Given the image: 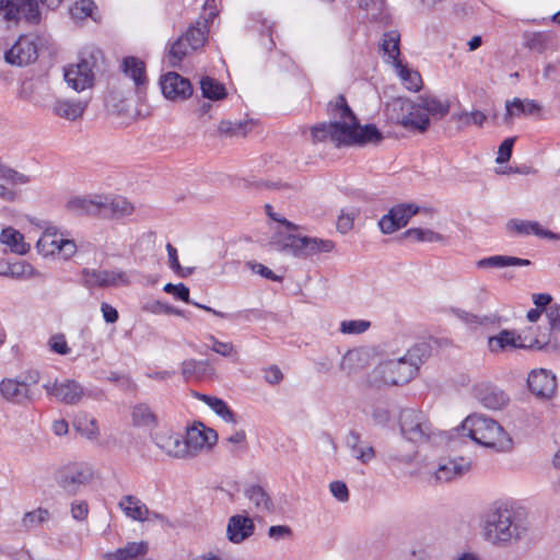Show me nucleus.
Wrapping results in <instances>:
<instances>
[{
  "label": "nucleus",
  "instance_id": "f257e3e1",
  "mask_svg": "<svg viewBox=\"0 0 560 560\" xmlns=\"http://www.w3.org/2000/svg\"><path fill=\"white\" fill-rule=\"evenodd\" d=\"M148 72H113L107 79V102L115 112L129 119L141 116L136 107L131 108L129 96L135 93L139 103H144L149 88Z\"/></svg>",
  "mask_w": 560,
  "mask_h": 560
},
{
  "label": "nucleus",
  "instance_id": "f03ea898",
  "mask_svg": "<svg viewBox=\"0 0 560 560\" xmlns=\"http://www.w3.org/2000/svg\"><path fill=\"white\" fill-rule=\"evenodd\" d=\"M455 431L458 435L468 436L474 442L498 452H508L513 446L512 438L499 422L483 415L468 416Z\"/></svg>",
  "mask_w": 560,
  "mask_h": 560
},
{
  "label": "nucleus",
  "instance_id": "7ed1b4c3",
  "mask_svg": "<svg viewBox=\"0 0 560 560\" xmlns=\"http://www.w3.org/2000/svg\"><path fill=\"white\" fill-rule=\"evenodd\" d=\"M1 81L11 85L18 83L16 96L33 103L37 107H46L50 96L48 72H2Z\"/></svg>",
  "mask_w": 560,
  "mask_h": 560
},
{
  "label": "nucleus",
  "instance_id": "20e7f679",
  "mask_svg": "<svg viewBox=\"0 0 560 560\" xmlns=\"http://www.w3.org/2000/svg\"><path fill=\"white\" fill-rule=\"evenodd\" d=\"M526 532L521 525L512 509L497 506L487 514L485 525V537L494 545H505L518 540Z\"/></svg>",
  "mask_w": 560,
  "mask_h": 560
},
{
  "label": "nucleus",
  "instance_id": "39448f33",
  "mask_svg": "<svg viewBox=\"0 0 560 560\" xmlns=\"http://www.w3.org/2000/svg\"><path fill=\"white\" fill-rule=\"evenodd\" d=\"M401 435L409 442L420 445L429 443L435 435L428 417L413 408H405L399 415Z\"/></svg>",
  "mask_w": 560,
  "mask_h": 560
},
{
  "label": "nucleus",
  "instance_id": "423d86ee",
  "mask_svg": "<svg viewBox=\"0 0 560 560\" xmlns=\"http://www.w3.org/2000/svg\"><path fill=\"white\" fill-rule=\"evenodd\" d=\"M214 16L215 13L211 12L209 19L196 21V23L172 45L167 57L170 67H178L183 58L188 55V50L182 49V45H188L190 50H196L205 45L209 33V21Z\"/></svg>",
  "mask_w": 560,
  "mask_h": 560
},
{
  "label": "nucleus",
  "instance_id": "0eeeda50",
  "mask_svg": "<svg viewBox=\"0 0 560 560\" xmlns=\"http://www.w3.org/2000/svg\"><path fill=\"white\" fill-rule=\"evenodd\" d=\"M93 479V470L84 463H69L55 474L56 483L62 491L73 497Z\"/></svg>",
  "mask_w": 560,
  "mask_h": 560
},
{
  "label": "nucleus",
  "instance_id": "6e6552de",
  "mask_svg": "<svg viewBox=\"0 0 560 560\" xmlns=\"http://www.w3.org/2000/svg\"><path fill=\"white\" fill-rule=\"evenodd\" d=\"M0 16L7 22L25 21L38 24L40 12L37 0H0Z\"/></svg>",
  "mask_w": 560,
  "mask_h": 560
},
{
  "label": "nucleus",
  "instance_id": "1a4fd4ad",
  "mask_svg": "<svg viewBox=\"0 0 560 560\" xmlns=\"http://www.w3.org/2000/svg\"><path fill=\"white\" fill-rule=\"evenodd\" d=\"M218 441L215 430L206 427L202 422L197 421L187 428L184 441V448L176 452V456H195L200 450L211 448Z\"/></svg>",
  "mask_w": 560,
  "mask_h": 560
},
{
  "label": "nucleus",
  "instance_id": "9d476101",
  "mask_svg": "<svg viewBox=\"0 0 560 560\" xmlns=\"http://www.w3.org/2000/svg\"><path fill=\"white\" fill-rule=\"evenodd\" d=\"M162 95L171 102L180 103L191 97L194 86L179 72H163L159 79Z\"/></svg>",
  "mask_w": 560,
  "mask_h": 560
},
{
  "label": "nucleus",
  "instance_id": "9b49d317",
  "mask_svg": "<svg viewBox=\"0 0 560 560\" xmlns=\"http://www.w3.org/2000/svg\"><path fill=\"white\" fill-rule=\"evenodd\" d=\"M418 211L419 207L413 203H399L392 207L378 221L381 232L392 234L405 228Z\"/></svg>",
  "mask_w": 560,
  "mask_h": 560
},
{
  "label": "nucleus",
  "instance_id": "f8f14e48",
  "mask_svg": "<svg viewBox=\"0 0 560 560\" xmlns=\"http://www.w3.org/2000/svg\"><path fill=\"white\" fill-rule=\"evenodd\" d=\"M401 114L397 115V124L405 129L418 133H424L430 127V118L423 113L417 103L411 101L399 102Z\"/></svg>",
  "mask_w": 560,
  "mask_h": 560
},
{
  "label": "nucleus",
  "instance_id": "ddd939ff",
  "mask_svg": "<svg viewBox=\"0 0 560 560\" xmlns=\"http://www.w3.org/2000/svg\"><path fill=\"white\" fill-rule=\"evenodd\" d=\"M38 57L37 45L30 36H20L16 43L4 55L5 61L15 67H27Z\"/></svg>",
  "mask_w": 560,
  "mask_h": 560
},
{
  "label": "nucleus",
  "instance_id": "4468645a",
  "mask_svg": "<svg viewBox=\"0 0 560 560\" xmlns=\"http://www.w3.org/2000/svg\"><path fill=\"white\" fill-rule=\"evenodd\" d=\"M92 96H83L77 100L57 97L50 105V110L54 116L69 120L77 121L81 119L89 107Z\"/></svg>",
  "mask_w": 560,
  "mask_h": 560
},
{
  "label": "nucleus",
  "instance_id": "2eb2a0df",
  "mask_svg": "<svg viewBox=\"0 0 560 560\" xmlns=\"http://www.w3.org/2000/svg\"><path fill=\"white\" fill-rule=\"evenodd\" d=\"M384 382L390 385H405L418 374L415 364H410L404 357L389 360L382 364Z\"/></svg>",
  "mask_w": 560,
  "mask_h": 560
},
{
  "label": "nucleus",
  "instance_id": "dca6fc26",
  "mask_svg": "<svg viewBox=\"0 0 560 560\" xmlns=\"http://www.w3.org/2000/svg\"><path fill=\"white\" fill-rule=\"evenodd\" d=\"M82 276L84 278V284L88 288H110L129 283L127 273L121 270L114 271L84 268Z\"/></svg>",
  "mask_w": 560,
  "mask_h": 560
},
{
  "label": "nucleus",
  "instance_id": "f3484780",
  "mask_svg": "<svg viewBox=\"0 0 560 560\" xmlns=\"http://www.w3.org/2000/svg\"><path fill=\"white\" fill-rule=\"evenodd\" d=\"M527 386L533 395L542 399H550L553 397L557 389L556 376L545 370H533L527 377Z\"/></svg>",
  "mask_w": 560,
  "mask_h": 560
},
{
  "label": "nucleus",
  "instance_id": "a211bd4d",
  "mask_svg": "<svg viewBox=\"0 0 560 560\" xmlns=\"http://www.w3.org/2000/svg\"><path fill=\"white\" fill-rule=\"evenodd\" d=\"M550 334L546 341L535 338L528 346L530 349L558 351L560 349V304H552L546 311Z\"/></svg>",
  "mask_w": 560,
  "mask_h": 560
},
{
  "label": "nucleus",
  "instance_id": "6ab92c4d",
  "mask_svg": "<svg viewBox=\"0 0 560 560\" xmlns=\"http://www.w3.org/2000/svg\"><path fill=\"white\" fill-rule=\"evenodd\" d=\"M43 387L47 395L66 405H75L83 396V387L73 380H66L61 383L55 382L54 384L47 383Z\"/></svg>",
  "mask_w": 560,
  "mask_h": 560
},
{
  "label": "nucleus",
  "instance_id": "aec40b11",
  "mask_svg": "<svg viewBox=\"0 0 560 560\" xmlns=\"http://www.w3.org/2000/svg\"><path fill=\"white\" fill-rule=\"evenodd\" d=\"M0 393L5 400L12 404L25 405L33 401L31 389L26 388V384L20 377L2 380Z\"/></svg>",
  "mask_w": 560,
  "mask_h": 560
},
{
  "label": "nucleus",
  "instance_id": "412c9836",
  "mask_svg": "<svg viewBox=\"0 0 560 560\" xmlns=\"http://www.w3.org/2000/svg\"><path fill=\"white\" fill-rule=\"evenodd\" d=\"M475 397L488 409L498 410L509 402V396L499 387L481 383L475 387Z\"/></svg>",
  "mask_w": 560,
  "mask_h": 560
},
{
  "label": "nucleus",
  "instance_id": "4be33fe9",
  "mask_svg": "<svg viewBox=\"0 0 560 560\" xmlns=\"http://www.w3.org/2000/svg\"><path fill=\"white\" fill-rule=\"evenodd\" d=\"M255 532V524L247 515L236 514L229 518L226 527L228 539L233 544H241Z\"/></svg>",
  "mask_w": 560,
  "mask_h": 560
},
{
  "label": "nucleus",
  "instance_id": "5701e85b",
  "mask_svg": "<svg viewBox=\"0 0 560 560\" xmlns=\"http://www.w3.org/2000/svg\"><path fill=\"white\" fill-rule=\"evenodd\" d=\"M357 125V116L355 119H341L331 121V141L335 143L337 148L354 145Z\"/></svg>",
  "mask_w": 560,
  "mask_h": 560
},
{
  "label": "nucleus",
  "instance_id": "b1692460",
  "mask_svg": "<svg viewBox=\"0 0 560 560\" xmlns=\"http://www.w3.org/2000/svg\"><path fill=\"white\" fill-rule=\"evenodd\" d=\"M381 49L385 62L393 67L395 70H408L399 59V34L396 32H388L384 34L382 39Z\"/></svg>",
  "mask_w": 560,
  "mask_h": 560
},
{
  "label": "nucleus",
  "instance_id": "393cba45",
  "mask_svg": "<svg viewBox=\"0 0 560 560\" xmlns=\"http://www.w3.org/2000/svg\"><path fill=\"white\" fill-rule=\"evenodd\" d=\"M504 121L508 124L514 116H540L541 106L535 100H521L518 97L505 104Z\"/></svg>",
  "mask_w": 560,
  "mask_h": 560
},
{
  "label": "nucleus",
  "instance_id": "a878e982",
  "mask_svg": "<svg viewBox=\"0 0 560 560\" xmlns=\"http://www.w3.org/2000/svg\"><path fill=\"white\" fill-rule=\"evenodd\" d=\"M335 247L330 240H322L311 236H301L294 257L307 258L319 253H329Z\"/></svg>",
  "mask_w": 560,
  "mask_h": 560
},
{
  "label": "nucleus",
  "instance_id": "bb28decb",
  "mask_svg": "<svg viewBox=\"0 0 560 560\" xmlns=\"http://www.w3.org/2000/svg\"><path fill=\"white\" fill-rule=\"evenodd\" d=\"M506 229L510 233H515L518 235L534 234L536 236L549 240L559 237V235L552 231L541 228V225L536 221L511 219L506 223Z\"/></svg>",
  "mask_w": 560,
  "mask_h": 560
},
{
  "label": "nucleus",
  "instance_id": "cd10ccee",
  "mask_svg": "<svg viewBox=\"0 0 560 560\" xmlns=\"http://www.w3.org/2000/svg\"><path fill=\"white\" fill-rule=\"evenodd\" d=\"M67 208L79 215H105L107 203L85 197H74L67 202Z\"/></svg>",
  "mask_w": 560,
  "mask_h": 560
},
{
  "label": "nucleus",
  "instance_id": "c85d7f7f",
  "mask_svg": "<svg viewBox=\"0 0 560 560\" xmlns=\"http://www.w3.org/2000/svg\"><path fill=\"white\" fill-rule=\"evenodd\" d=\"M67 86L77 93L91 92L96 83L95 72H63Z\"/></svg>",
  "mask_w": 560,
  "mask_h": 560
},
{
  "label": "nucleus",
  "instance_id": "c756f323",
  "mask_svg": "<svg viewBox=\"0 0 560 560\" xmlns=\"http://www.w3.org/2000/svg\"><path fill=\"white\" fill-rule=\"evenodd\" d=\"M294 232L295 231L289 230L275 231L270 238V245L281 253L291 254L294 256L299 246V241L301 240V235H298Z\"/></svg>",
  "mask_w": 560,
  "mask_h": 560
},
{
  "label": "nucleus",
  "instance_id": "7c9ffc66",
  "mask_svg": "<svg viewBox=\"0 0 560 560\" xmlns=\"http://www.w3.org/2000/svg\"><path fill=\"white\" fill-rule=\"evenodd\" d=\"M520 340L521 336H516L514 331L503 329L497 336L489 337L488 346L492 352L503 351L509 347L513 349H529V345L518 342Z\"/></svg>",
  "mask_w": 560,
  "mask_h": 560
},
{
  "label": "nucleus",
  "instance_id": "2f4dec72",
  "mask_svg": "<svg viewBox=\"0 0 560 560\" xmlns=\"http://www.w3.org/2000/svg\"><path fill=\"white\" fill-rule=\"evenodd\" d=\"M419 108L434 118L442 119L448 113L451 108V103L448 100H440L434 95H421L419 96V102L417 103Z\"/></svg>",
  "mask_w": 560,
  "mask_h": 560
},
{
  "label": "nucleus",
  "instance_id": "473e14b6",
  "mask_svg": "<svg viewBox=\"0 0 560 560\" xmlns=\"http://www.w3.org/2000/svg\"><path fill=\"white\" fill-rule=\"evenodd\" d=\"M476 265L479 269L505 268V267H510V266L526 267V266H530L532 261L529 259L518 258V257H513V256L494 255V256L485 257L482 259H479L476 262Z\"/></svg>",
  "mask_w": 560,
  "mask_h": 560
},
{
  "label": "nucleus",
  "instance_id": "72a5a7b5",
  "mask_svg": "<svg viewBox=\"0 0 560 560\" xmlns=\"http://www.w3.org/2000/svg\"><path fill=\"white\" fill-rule=\"evenodd\" d=\"M0 242L10 247L12 253L25 255L30 252V244L24 241V235L12 226L4 228L0 234Z\"/></svg>",
  "mask_w": 560,
  "mask_h": 560
},
{
  "label": "nucleus",
  "instance_id": "f704fd0d",
  "mask_svg": "<svg viewBox=\"0 0 560 560\" xmlns=\"http://www.w3.org/2000/svg\"><path fill=\"white\" fill-rule=\"evenodd\" d=\"M195 397H197L199 400L207 404L218 416H220L224 421L236 423V415L234 411L229 407V405L221 398L215 396H210L207 394H201L198 392L194 393Z\"/></svg>",
  "mask_w": 560,
  "mask_h": 560
},
{
  "label": "nucleus",
  "instance_id": "c9c22d12",
  "mask_svg": "<svg viewBox=\"0 0 560 560\" xmlns=\"http://www.w3.org/2000/svg\"><path fill=\"white\" fill-rule=\"evenodd\" d=\"M149 550L145 541L128 542L125 547L118 548L113 552L105 553L106 560H132L140 556H144Z\"/></svg>",
  "mask_w": 560,
  "mask_h": 560
},
{
  "label": "nucleus",
  "instance_id": "e433bc0d",
  "mask_svg": "<svg viewBox=\"0 0 560 560\" xmlns=\"http://www.w3.org/2000/svg\"><path fill=\"white\" fill-rule=\"evenodd\" d=\"M105 66V59L101 49L94 46L84 47L77 63L78 70H93Z\"/></svg>",
  "mask_w": 560,
  "mask_h": 560
},
{
  "label": "nucleus",
  "instance_id": "4c0bfd02",
  "mask_svg": "<svg viewBox=\"0 0 560 560\" xmlns=\"http://www.w3.org/2000/svg\"><path fill=\"white\" fill-rule=\"evenodd\" d=\"M463 460V458H460ZM470 465L464 464L463 462H457L455 459H451L445 464H441L439 468L435 470V479L439 481H451L455 478L462 477L466 471L469 470Z\"/></svg>",
  "mask_w": 560,
  "mask_h": 560
},
{
  "label": "nucleus",
  "instance_id": "58836bf2",
  "mask_svg": "<svg viewBox=\"0 0 560 560\" xmlns=\"http://www.w3.org/2000/svg\"><path fill=\"white\" fill-rule=\"evenodd\" d=\"M200 89L202 97L217 102L228 97L225 85L211 77H203L200 80Z\"/></svg>",
  "mask_w": 560,
  "mask_h": 560
},
{
  "label": "nucleus",
  "instance_id": "ea45409f",
  "mask_svg": "<svg viewBox=\"0 0 560 560\" xmlns=\"http://www.w3.org/2000/svg\"><path fill=\"white\" fill-rule=\"evenodd\" d=\"M384 139L382 131L375 124H366L364 126L358 125L355 127V143L354 145L363 147L368 143H380Z\"/></svg>",
  "mask_w": 560,
  "mask_h": 560
},
{
  "label": "nucleus",
  "instance_id": "a19ab883",
  "mask_svg": "<svg viewBox=\"0 0 560 560\" xmlns=\"http://www.w3.org/2000/svg\"><path fill=\"white\" fill-rule=\"evenodd\" d=\"M119 505L124 509L126 515L135 521L142 522L149 518V509L133 495H125Z\"/></svg>",
  "mask_w": 560,
  "mask_h": 560
},
{
  "label": "nucleus",
  "instance_id": "79ce46f5",
  "mask_svg": "<svg viewBox=\"0 0 560 560\" xmlns=\"http://www.w3.org/2000/svg\"><path fill=\"white\" fill-rule=\"evenodd\" d=\"M246 498L260 511L272 512L273 502L267 491L259 485H253L245 491Z\"/></svg>",
  "mask_w": 560,
  "mask_h": 560
},
{
  "label": "nucleus",
  "instance_id": "37998d69",
  "mask_svg": "<svg viewBox=\"0 0 560 560\" xmlns=\"http://www.w3.org/2000/svg\"><path fill=\"white\" fill-rule=\"evenodd\" d=\"M198 308H201L208 313L213 314L214 316H218L220 318L230 319V320H246L250 322L252 319H260L261 311L257 308H250V310H242L235 313H223L220 311H217L208 305H198Z\"/></svg>",
  "mask_w": 560,
  "mask_h": 560
},
{
  "label": "nucleus",
  "instance_id": "c03bdc74",
  "mask_svg": "<svg viewBox=\"0 0 560 560\" xmlns=\"http://www.w3.org/2000/svg\"><path fill=\"white\" fill-rule=\"evenodd\" d=\"M327 114L332 118H339L341 119H355V114L351 109V107L348 105V102L345 97V95L339 94L335 101H330L327 104Z\"/></svg>",
  "mask_w": 560,
  "mask_h": 560
},
{
  "label": "nucleus",
  "instance_id": "a18cd8bd",
  "mask_svg": "<svg viewBox=\"0 0 560 560\" xmlns=\"http://www.w3.org/2000/svg\"><path fill=\"white\" fill-rule=\"evenodd\" d=\"M400 238H411L415 242L438 243L445 240L444 235L429 229L410 228L401 233Z\"/></svg>",
  "mask_w": 560,
  "mask_h": 560
},
{
  "label": "nucleus",
  "instance_id": "49530a36",
  "mask_svg": "<svg viewBox=\"0 0 560 560\" xmlns=\"http://www.w3.org/2000/svg\"><path fill=\"white\" fill-rule=\"evenodd\" d=\"M209 362L207 360H185L182 363V375L186 381L200 378L207 373Z\"/></svg>",
  "mask_w": 560,
  "mask_h": 560
},
{
  "label": "nucleus",
  "instance_id": "de8ad7c7",
  "mask_svg": "<svg viewBox=\"0 0 560 560\" xmlns=\"http://www.w3.org/2000/svg\"><path fill=\"white\" fill-rule=\"evenodd\" d=\"M431 355V347L425 342L417 343L411 347L404 355L405 360L410 364H415L417 371Z\"/></svg>",
  "mask_w": 560,
  "mask_h": 560
},
{
  "label": "nucleus",
  "instance_id": "09e8293b",
  "mask_svg": "<svg viewBox=\"0 0 560 560\" xmlns=\"http://www.w3.org/2000/svg\"><path fill=\"white\" fill-rule=\"evenodd\" d=\"M132 423L136 427H154L156 425V417L149 406L139 404L132 409Z\"/></svg>",
  "mask_w": 560,
  "mask_h": 560
},
{
  "label": "nucleus",
  "instance_id": "8fccbe9b",
  "mask_svg": "<svg viewBox=\"0 0 560 560\" xmlns=\"http://www.w3.org/2000/svg\"><path fill=\"white\" fill-rule=\"evenodd\" d=\"M249 121H236L221 120L218 127V131L221 136L234 137V136H246L248 132Z\"/></svg>",
  "mask_w": 560,
  "mask_h": 560
},
{
  "label": "nucleus",
  "instance_id": "3c124183",
  "mask_svg": "<svg viewBox=\"0 0 560 560\" xmlns=\"http://www.w3.org/2000/svg\"><path fill=\"white\" fill-rule=\"evenodd\" d=\"M59 237H57L56 233H50L49 230H47L44 235L37 241L36 248L38 253L47 256V255H54L57 253V246H58Z\"/></svg>",
  "mask_w": 560,
  "mask_h": 560
},
{
  "label": "nucleus",
  "instance_id": "603ef678",
  "mask_svg": "<svg viewBox=\"0 0 560 560\" xmlns=\"http://www.w3.org/2000/svg\"><path fill=\"white\" fill-rule=\"evenodd\" d=\"M163 290L164 292L172 294L176 300L183 301L187 304H191L196 307H198V305H201L200 303L190 300L189 288L186 287L184 283H166Z\"/></svg>",
  "mask_w": 560,
  "mask_h": 560
},
{
  "label": "nucleus",
  "instance_id": "864d4df0",
  "mask_svg": "<svg viewBox=\"0 0 560 560\" xmlns=\"http://www.w3.org/2000/svg\"><path fill=\"white\" fill-rule=\"evenodd\" d=\"M49 517V512L46 509L38 508L34 511L27 512L24 514L22 524L26 528H31L37 525H40Z\"/></svg>",
  "mask_w": 560,
  "mask_h": 560
},
{
  "label": "nucleus",
  "instance_id": "5fc2aeb1",
  "mask_svg": "<svg viewBox=\"0 0 560 560\" xmlns=\"http://www.w3.org/2000/svg\"><path fill=\"white\" fill-rule=\"evenodd\" d=\"M110 210V212L115 217H126L130 215L133 212V206L122 197L114 198L110 203H107V211Z\"/></svg>",
  "mask_w": 560,
  "mask_h": 560
},
{
  "label": "nucleus",
  "instance_id": "6e6d98bb",
  "mask_svg": "<svg viewBox=\"0 0 560 560\" xmlns=\"http://www.w3.org/2000/svg\"><path fill=\"white\" fill-rule=\"evenodd\" d=\"M370 326L371 323L364 319L343 320L340 324V331L347 335H359L368 330Z\"/></svg>",
  "mask_w": 560,
  "mask_h": 560
},
{
  "label": "nucleus",
  "instance_id": "4d7b16f0",
  "mask_svg": "<svg viewBox=\"0 0 560 560\" xmlns=\"http://www.w3.org/2000/svg\"><path fill=\"white\" fill-rule=\"evenodd\" d=\"M36 275L35 268L26 261L11 262L10 277L14 279L32 278Z\"/></svg>",
  "mask_w": 560,
  "mask_h": 560
},
{
  "label": "nucleus",
  "instance_id": "13d9d810",
  "mask_svg": "<svg viewBox=\"0 0 560 560\" xmlns=\"http://www.w3.org/2000/svg\"><path fill=\"white\" fill-rule=\"evenodd\" d=\"M402 85L412 92H418L423 85L421 72H397Z\"/></svg>",
  "mask_w": 560,
  "mask_h": 560
},
{
  "label": "nucleus",
  "instance_id": "bf43d9fd",
  "mask_svg": "<svg viewBox=\"0 0 560 560\" xmlns=\"http://www.w3.org/2000/svg\"><path fill=\"white\" fill-rule=\"evenodd\" d=\"M95 9V3L93 0H79L75 2L73 8H71L70 13L74 19H85L92 16V12Z\"/></svg>",
  "mask_w": 560,
  "mask_h": 560
},
{
  "label": "nucleus",
  "instance_id": "052dcab7",
  "mask_svg": "<svg viewBox=\"0 0 560 560\" xmlns=\"http://www.w3.org/2000/svg\"><path fill=\"white\" fill-rule=\"evenodd\" d=\"M332 127L331 121L319 122L311 127V136L313 142H323L327 139L331 140Z\"/></svg>",
  "mask_w": 560,
  "mask_h": 560
},
{
  "label": "nucleus",
  "instance_id": "680f3d73",
  "mask_svg": "<svg viewBox=\"0 0 560 560\" xmlns=\"http://www.w3.org/2000/svg\"><path fill=\"white\" fill-rule=\"evenodd\" d=\"M515 140V137H509L501 142L499 145L498 156L495 159L498 164H503L510 161Z\"/></svg>",
  "mask_w": 560,
  "mask_h": 560
},
{
  "label": "nucleus",
  "instance_id": "e2e57ef3",
  "mask_svg": "<svg viewBox=\"0 0 560 560\" xmlns=\"http://www.w3.org/2000/svg\"><path fill=\"white\" fill-rule=\"evenodd\" d=\"M49 349L60 355H67L71 349L68 347L65 335L57 334L50 337L48 341Z\"/></svg>",
  "mask_w": 560,
  "mask_h": 560
},
{
  "label": "nucleus",
  "instance_id": "0e129e2a",
  "mask_svg": "<svg viewBox=\"0 0 560 560\" xmlns=\"http://www.w3.org/2000/svg\"><path fill=\"white\" fill-rule=\"evenodd\" d=\"M247 266L252 269L253 272L258 273L270 281L282 282L283 280L281 276L276 275L271 269L260 262L248 261Z\"/></svg>",
  "mask_w": 560,
  "mask_h": 560
},
{
  "label": "nucleus",
  "instance_id": "69168bd1",
  "mask_svg": "<svg viewBox=\"0 0 560 560\" xmlns=\"http://www.w3.org/2000/svg\"><path fill=\"white\" fill-rule=\"evenodd\" d=\"M208 339L212 342L211 350L222 357H231L235 350L232 342H223L218 340L213 335H210Z\"/></svg>",
  "mask_w": 560,
  "mask_h": 560
},
{
  "label": "nucleus",
  "instance_id": "338daca9",
  "mask_svg": "<svg viewBox=\"0 0 560 560\" xmlns=\"http://www.w3.org/2000/svg\"><path fill=\"white\" fill-rule=\"evenodd\" d=\"M351 454L354 458L360 460L362 464H368L375 457V451L373 446L365 445L362 446L361 443L358 445V447L351 450Z\"/></svg>",
  "mask_w": 560,
  "mask_h": 560
},
{
  "label": "nucleus",
  "instance_id": "774afa93",
  "mask_svg": "<svg viewBox=\"0 0 560 560\" xmlns=\"http://www.w3.org/2000/svg\"><path fill=\"white\" fill-rule=\"evenodd\" d=\"M331 494L340 502H347L349 500V489L346 482L337 480L329 485Z\"/></svg>",
  "mask_w": 560,
  "mask_h": 560
}]
</instances>
